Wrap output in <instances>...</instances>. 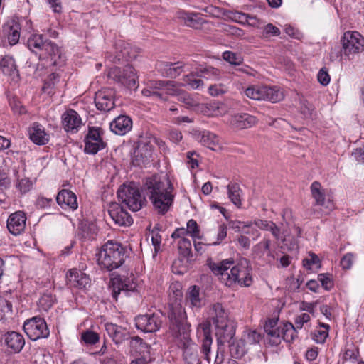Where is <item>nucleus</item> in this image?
Returning a JSON list of instances; mask_svg holds the SVG:
<instances>
[{
	"instance_id": "41",
	"label": "nucleus",
	"mask_w": 364,
	"mask_h": 364,
	"mask_svg": "<svg viewBox=\"0 0 364 364\" xmlns=\"http://www.w3.org/2000/svg\"><path fill=\"white\" fill-rule=\"evenodd\" d=\"M296 328L291 323H282V335H280V341L283 339L287 342H291L296 337L297 333Z\"/></svg>"
},
{
	"instance_id": "9",
	"label": "nucleus",
	"mask_w": 364,
	"mask_h": 364,
	"mask_svg": "<svg viewBox=\"0 0 364 364\" xmlns=\"http://www.w3.org/2000/svg\"><path fill=\"white\" fill-rule=\"evenodd\" d=\"M117 196L124 205H146L147 196L134 183L123 184L117 191Z\"/></svg>"
},
{
	"instance_id": "21",
	"label": "nucleus",
	"mask_w": 364,
	"mask_h": 364,
	"mask_svg": "<svg viewBox=\"0 0 364 364\" xmlns=\"http://www.w3.org/2000/svg\"><path fill=\"white\" fill-rule=\"evenodd\" d=\"M3 339L6 347L15 353H20L25 346L23 336L16 331H8L4 335Z\"/></svg>"
},
{
	"instance_id": "11",
	"label": "nucleus",
	"mask_w": 364,
	"mask_h": 364,
	"mask_svg": "<svg viewBox=\"0 0 364 364\" xmlns=\"http://www.w3.org/2000/svg\"><path fill=\"white\" fill-rule=\"evenodd\" d=\"M23 330L28 337L33 341L47 338L50 334L46 321L40 316L26 320L23 323Z\"/></svg>"
},
{
	"instance_id": "8",
	"label": "nucleus",
	"mask_w": 364,
	"mask_h": 364,
	"mask_svg": "<svg viewBox=\"0 0 364 364\" xmlns=\"http://www.w3.org/2000/svg\"><path fill=\"white\" fill-rule=\"evenodd\" d=\"M109 77L119 85L130 90H134L138 87L137 73L131 65H127L124 68H112L109 72Z\"/></svg>"
},
{
	"instance_id": "60",
	"label": "nucleus",
	"mask_w": 364,
	"mask_h": 364,
	"mask_svg": "<svg viewBox=\"0 0 364 364\" xmlns=\"http://www.w3.org/2000/svg\"><path fill=\"white\" fill-rule=\"evenodd\" d=\"M151 242L154 247L155 252H158L160 250L161 242V236L160 234L156 230H151Z\"/></svg>"
},
{
	"instance_id": "63",
	"label": "nucleus",
	"mask_w": 364,
	"mask_h": 364,
	"mask_svg": "<svg viewBox=\"0 0 364 364\" xmlns=\"http://www.w3.org/2000/svg\"><path fill=\"white\" fill-rule=\"evenodd\" d=\"M227 226L224 224L220 225L218 227V231L217 234V241L214 242L213 245H217L221 243V242L227 237Z\"/></svg>"
},
{
	"instance_id": "53",
	"label": "nucleus",
	"mask_w": 364,
	"mask_h": 364,
	"mask_svg": "<svg viewBox=\"0 0 364 364\" xmlns=\"http://www.w3.org/2000/svg\"><path fill=\"white\" fill-rule=\"evenodd\" d=\"M187 234H189L193 239L200 238V230L196 220L191 219L187 222Z\"/></svg>"
},
{
	"instance_id": "14",
	"label": "nucleus",
	"mask_w": 364,
	"mask_h": 364,
	"mask_svg": "<svg viewBox=\"0 0 364 364\" xmlns=\"http://www.w3.org/2000/svg\"><path fill=\"white\" fill-rule=\"evenodd\" d=\"M61 124L64 131L71 134L78 132L83 124L81 117L73 109H68L62 114Z\"/></svg>"
},
{
	"instance_id": "33",
	"label": "nucleus",
	"mask_w": 364,
	"mask_h": 364,
	"mask_svg": "<svg viewBox=\"0 0 364 364\" xmlns=\"http://www.w3.org/2000/svg\"><path fill=\"white\" fill-rule=\"evenodd\" d=\"M198 139L201 144L211 150H216L219 147L218 136L210 131L203 130L200 132Z\"/></svg>"
},
{
	"instance_id": "58",
	"label": "nucleus",
	"mask_w": 364,
	"mask_h": 364,
	"mask_svg": "<svg viewBox=\"0 0 364 364\" xmlns=\"http://www.w3.org/2000/svg\"><path fill=\"white\" fill-rule=\"evenodd\" d=\"M318 81L323 86H326L329 84L331 77L326 68H322L318 73L317 75Z\"/></svg>"
},
{
	"instance_id": "49",
	"label": "nucleus",
	"mask_w": 364,
	"mask_h": 364,
	"mask_svg": "<svg viewBox=\"0 0 364 364\" xmlns=\"http://www.w3.org/2000/svg\"><path fill=\"white\" fill-rule=\"evenodd\" d=\"M228 87L225 83H215L208 87V93L213 97H218L227 93Z\"/></svg>"
},
{
	"instance_id": "37",
	"label": "nucleus",
	"mask_w": 364,
	"mask_h": 364,
	"mask_svg": "<svg viewBox=\"0 0 364 364\" xmlns=\"http://www.w3.org/2000/svg\"><path fill=\"white\" fill-rule=\"evenodd\" d=\"M182 296L183 293L181 291V284L178 282L171 284V285L169 287V296L174 299V302L170 304V312L168 314L169 318L170 314L172 312L173 309L176 307L177 306H180L185 311V309L181 305V304L178 302V301H180L181 300Z\"/></svg>"
},
{
	"instance_id": "31",
	"label": "nucleus",
	"mask_w": 364,
	"mask_h": 364,
	"mask_svg": "<svg viewBox=\"0 0 364 364\" xmlns=\"http://www.w3.org/2000/svg\"><path fill=\"white\" fill-rule=\"evenodd\" d=\"M178 18L183 20L187 26L198 29L205 22L203 16L198 13L179 11L177 13Z\"/></svg>"
},
{
	"instance_id": "6",
	"label": "nucleus",
	"mask_w": 364,
	"mask_h": 364,
	"mask_svg": "<svg viewBox=\"0 0 364 364\" xmlns=\"http://www.w3.org/2000/svg\"><path fill=\"white\" fill-rule=\"evenodd\" d=\"M177 83L172 80H151L146 87L141 90L144 97L152 98L154 100L165 102L168 100L169 95L178 94Z\"/></svg>"
},
{
	"instance_id": "10",
	"label": "nucleus",
	"mask_w": 364,
	"mask_h": 364,
	"mask_svg": "<svg viewBox=\"0 0 364 364\" xmlns=\"http://www.w3.org/2000/svg\"><path fill=\"white\" fill-rule=\"evenodd\" d=\"M104 130L99 127H90L86 134L84 143V151L88 154H95L105 149L107 143L103 140Z\"/></svg>"
},
{
	"instance_id": "56",
	"label": "nucleus",
	"mask_w": 364,
	"mask_h": 364,
	"mask_svg": "<svg viewBox=\"0 0 364 364\" xmlns=\"http://www.w3.org/2000/svg\"><path fill=\"white\" fill-rule=\"evenodd\" d=\"M319 259L314 253H310L308 258L303 260V266L307 269H312L314 265L319 264Z\"/></svg>"
},
{
	"instance_id": "30",
	"label": "nucleus",
	"mask_w": 364,
	"mask_h": 364,
	"mask_svg": "<svg viewBox=\"0 0 364 364\" xmlns=\"http://www.w3.org/2000/svg\"><path fill=\"white\" fill-rule=\"evenodd\" d=\"M215 327V336L218 346L230 343L235 334L234 326L230 322Z\"/></svg>"
},
{
	"instance_id": "18",
	"label": "nucleus",
	"mask_w": 364,
	"mask_h": 364,
	"mask_svg": "<svg viewBox=\"0 0 364 364\" xmlns=\"http://www.w3.org/2000/svg\"><path fill=\"white\" fill-rule=\"evenodd\" d=\"M184 65L182 61L176 63L160 61L156 63V68L163 77L176 78L183 72Z\"/></svg>"
},
{
	"instance_id": "48",
	"label": "nucleus",
	"mask_w": 364,
	"mask_h": 364,
	"mask_svg": "<svg viewBox=\"0 0 364 364\" xmlns=\"http://www.w3.org/2000/svg\"><path fill=\"white\" fill-rule=\"evenodd\" d=\"M81 339L87 345H95L100 341V336L97 333L87 330L81 333Z\"/></svg>"
},
{
	"instance_id": "51",
	"label": "nucleus",
	"mask_w": 364,
	"mask_h": 364,
	"mask_svg": "<svg viewBox=\"0 0 364 364\" xmlns=\"http://www.w3.org/2000/svg\"><path fill=\"white\" fill-rule=\"evenodd\" d=\"M201 112H203L205 115L208 117H213L217 115V112H218L219 106L217 102H210L205 105H202L200 107Z\"/></svg>"
},
{
	"instance_id": "23",
	"label": "nucleus",
	"mask_w": 364,
	"mask_h": 364,
	"mask_svg": "<svg viewBox=\"0 0 364 364\" xmlns=\"http://www.w3.org/2000/svg\"><path fill=\"white\" fill-rule=\"evenodd\" d=\"M105 328L108 336L116 345L122 343L129 338V331L121 326L112 323H106Z\"/></svg>"
},
{
	"instance_id": "15",
	"label": "nucleus",
	"mask_w": 364,
	"mask_h": 364,
	"mask_svg": "<svg viewBox=\"0 0 364 364\" xmlns=\"http://www.w3.org/2000/svg\"><path fill=\"white\" fill-rule=\"evenodd\" d=\"M112 286V296L117 300L118 296L122 292L126 296H129V292H133L136 289V284L131 278H122L119 276L115 277L111 279Z\"/></svg>"
},
{
	"instance_id": "29",
	"label": "nucleus",
	"mask_w": 364,
	"mask_h": 364,
	"mask_svg": "<svg viewBox=\"0 0 364 364\" xmlns=\"http://www.w3.org/2000/svg\"><path fill=\"white\" fill-rule=\"evenodd\" d=\"M258 122L256 117L248 113L237 114L232 117L230 123L236 129H243L250 128Z\"/></svg>"
},
{
	"instance_id": "44",
	"label": "nucleus",
	"mask_w": 364,
	"mask_h": 364,
	"mask_svg": "<svg viewBox=\"0 0 364 364\" xmlns=\"http://www.w3.org/2000/svg\"><path fill=\"white\" fill-rule=\"evenodd\" d=\"M329 325L320 323V328L314 330L311 333L312 338L317 343H323L328 336Z\"/></svg>"
},
{
	"instance_id": "28",
	"label": "nucleus",
	"mask_w": 364,
	"mask_h": 364,
	"mask_svg": "<svg viewBox=\"0 0 364 364\" xmlns=\"http://www.w3.org/2000/svg\"><path fill=\"white\" fill-rule=\"evenodd\" d=\"M29 138L36 144L45 145L49 141V136L45 128L38 122H33L28 129Z\"/></svg>"
},
{
	"instance_id": "2",
	"label": "nucleus",
	"mask_w": 364,
	"mask_h": 364,
	"mask_svg": "<svg viewBox=\"0 0 364 364\" xmlns=\"http://www.w3.org/2000/svg\"><path fill=\"white\" fill-rule=\"evenodd\" d=\"M208 266L218 279L228 287L236 285L250 287L252 282L251 265L245 258L237 263L232 259H226L219 262H210Z\"/></svg>"
},
{
	"instance_id": "22",
	"label": "nucleus",
	"mask_w": 364,
	"mask_h": 364,
	"mask_svg": "<svg viewBox=\"0 0 364 364\" xmlns=\"http://www.w3.org/2000/svg\"><path fill=\"white\" fill-rule=\"evenodd\" d=\"M21 24L16 19L9 20L2 27V32L10 46L16 45L20 38Z\"/></svg>"
},
{
	"instance_id": "7",
	"label": "nucleus",
	"mask_w": 364,
	"mask_h": 364,
	"mask_svg": "<svg viewBox=\"0 0 364 364\" xmlns=\"http://www.w3.org/2000/svg\"><path fill=\"white\" fill-rule=\"evenodd\" d=\"M245 95L254 100H267L272 103L281 101L284 93L279 87L267 85H250L244 90Z\"/></svg>"
},
{
	"instance_id": "20",
	"label": "nucleus",
	"mask_w": 364,
	"mask_h": 364,
	"mask_svg": "<svg viewBox=\"0 0 364 364\" xmlns=\"http://www.w3.org/2000/svg\"><path fill=\"white\" fill-rule=\"evenodd\" d=\"M26 221L25 213L22 211H16L9 215L7 220V228L12 235H20L25 229Z\"/></svg>"
},
{
	"instance_id": "59",
	"label": "nucleus",
	"mask_w": 364,
	"mask_h": 364,
	"mask_svg": "<svg viewBox=\"0 0 364 364\" xmlns=\"http://www.w3.org/2000/svg\"><path fill=\"white\" fill-rule=\"evenodd\" d=\"M355 256L353 253L346 254L341 260V266L343 269H349L351 268Z\"/></svg>"
},
{
	"instance_id": "36",
	"label": "nucleus",
	"mask_w": 364,
	"mask_h": 364,
	"mask_svg": "<svg viewBox=\"0 0 364 364\" xmlns=\"http://www.w3.org/2000/svg\"><path fill=\"white\" fill-rule=\"evenodd\" d=\"M186 303L192 309H200L203 301L200 297V289L196 285L191 287L186 294Z\"/></svg>"
},
{
	"instance_id": "34",
	"label": "nucleus",
	"mask_w": 364,
	"mask_h": 364,
	"mask_svg": "<svg viewBox=\"0 0 364 364\" xmlns=\"http://www.w3.org/2000/svg\"><path fill=\"white\" fill-rule=\"evenodd\" d=\"M0 70L4 75L9 76L18 75V73L14 59L8 55L1 56Z\"/></svg>"
},
{
	"instance_id": "38",
	"label": "nucleus",
	"mask_w": 364,
	"mask_h": 364,
	"mask_svg": "<svg viewBox=\"0 0 364 364\" xmlns=\"http://www.w3.org/2000/svg\"><path fill=\"white\" fill-rule=\"evenodd\" d=\"M246 346L245 339L241 338L232 341L229 345L231 356L236 359L241 358L247 353V349Z\"/></svg>"
},
{
	"instance_id": "32",
	"label": "nucleus",
	"mask_w": 364,
	"mask_h": 364,
	"mask_svg": "<svg viewBox=\"0 0 364 364\" xmlns=\"http://www.w3.org/2000/svg\"><path fill=\"white\" fill-rule=\"evenodd\" d=\"M228 197L233 205H242L244 193L237 182H230L227 186Z\"/></svg>"
},
{
	"instance_id": "62",
	"label": "nucleus",
	"mask_w": 364,
	"mask_h": 364,
	"mask_svg": "<svg viewBox=\"0 0 364 364\" xmlns=\"http://www.w3.org/2000/svg\"><path fill=\"white\" fill-rule=\"evenodd\" d=\"M311 319L310 315L308 313H302L297 316L295 318V326L297 328H301L304 323L309 322Z\"/></svg>"
},
{
	"instance_id": "42",
	"label": "nucleus",
	"mask_w": 364,
	"mask_h": 364,
	"mask_svg": "<svg viewBox=\"0 0 364 364\" xmlns=\"http://www.w3.org/2000/svg\"><path fill=\"white\" fill-rule=\"evenodd\" d=\"M313 198L316 200L317 205H323L325 202L324 190L321 188V184L318 181H314L310 187Z\"/></svg>"
},
{
	"instance_id": "1",
	"label": "nucleus",
	"mask_w": 364,
	"mask_h": 364,
	"mask_svg": "<svg viewBox=\"0 0 364 364\" xmlns=\"http://www.w3.org/2000/svg\"><path fill=\"white\" fill-rule=\"evenodd\" d=\"M190 327L186 311L180 306L173 308L170 314V331L183 350L184 363L201 364L198 345L190 337Z\"/></svg>"
},
{
	"instance_id": "3",
	"label": "nucleus",
	"mask_w": 364,
	"mask_h": 364,
	"mask_svg": "<svg viewBox=\"0 0 364 364\" xmlns=\"http://www.w3.org/2000/svg\"><path fill=\"white\" fill-rule=\"evenodd\" d=\"M144 192L152 205H172L175 198L174 188L168 178H146Z\"/></svg>"
},
{
	"instance_id": "13",
	"label": "nucleus",
	"mask_w": 364,
	"mask_h": 364,
	"mask_svg": "<svg viewBox=\"0 0 364 364\" xmlns=\"http://www.w3.org/2000/svg\"><path fill=\"white\" fill-rule=\"evenodd\" d=\"M161 325L162 315L160 313L146 314L135 318L136 327L145 333L156 332Z\"/></svg>"
},
{
	"instance_id": "19",
	"label": "nucleus",
	"mask_w": 364,
	"mask_h": 364,
	"mask_svg": "<svg viewBox=\"0 0 364 364\" xmlns=\"http://www.w3.org/2000/svg\"><path fill=\"white\" fill-rule=\"evenodd\" d=\"M282 323H279L277 318H268L264 329L267 333V341L272 346L280 343V335H282Z\"/></svg>"
},
{
	"instance_id": "57",
	"label": "nucleus",
	"mask_w": 364,
	"mask_h": 364,
	"mask_svg": "<svg viewBox=\"0 0 364 364\" xmlns=\"http://www.w3.org/2000/svg\"><path fill=\"white\" fill-rule=\"evenodd\" d=\"M33 186L32 181L28 178H24L18 181L17 188L21 193H26L28 192Z\"/></svg>"
},
{
	"instance_id": "39",
	"label": "nucleus",
	"mask_w": 364,
	"mask_h": 364,
	"mask_svg": "<svg viewBox=\"0 0 364 364\" xmlns=\"http://www.w3.org/2000/svg\"><path fill=\"white\" fill-rule=\"evenodd\" d=\"M58 205H77V196L71 191L63 189L56 196Z\"/></svg>"
},
{
	"instance_id": "45",
	"label": "nucleus",
	"mask_w": 364,
	"mask_h": 364,
	"mask_svg": "<svg viewBox=\"0 0 364 364\" xmlns=\"http://www.w3.org/2000/svg\"><path fill=\"white\" fill-rule=\"evenodd\" d=\"M9 106L15 114L22 115L26 114L27 110L25 106L23 105L22 102L19 99L16 97H11L9 100Z\"/></svg>"
},
{
	"instance_id": "5",
	"label": "nucleus",
	"mask_w": 364,
	"mask_h": 364,
	"mask_svg": "<svg viewBox=\"0 0 364 364\" xmlns=\"http://www.w3.org/2000/svg\"><path fill=\"white\" fill-rule=\"evenodd\" d=\"M27 45L33 53L38 55L40 60L50 59V65H58L61 52L59 47L50 40L41 34H33L28 39Z\"/></svg>"
},
{
	"instance_id": "27",
	"label": "nucleus",
	"mask_w": 364,
	"mask_h": 364,
	"mask_svg": "<svg viewBox=\"0 0 364 364\" xmlns=\"http://www.w3.org/2000/svg\"><path fill=\"white\" fill-rule=\"evenodd\" d=\"M132 128V120L127 115H119L110 123V129L118 135H124Z\"/></svg>"
},
{
	"instance_id": "4",
	"label": "nucleus",
	"mask_w": 364,
	"mask_h": 364,
	"mask_svg": "<svg viewBox=\"0 0 364 364\" xmlns=\"http://www.w3.org/2000/svg\"><path fill=\"white\" fill-rule=\"evenodd\" d=\"M127 253L126 247L122 244L108 240L102 246L97 254L98 264L101 268L112 271L123 264Z\"/></svg>"
},
{
	"instance_id": "16",
	"label": "nucleus",
	"mask_w": 364,
	"mask_h": 364,
	"mask_svg": "<svg viewBox=\"0 0 364 364\" xmlns=\"http://www.w3.org/2000/svg\"><path fill=\"white\" fill-rule=\"evenodd\" d=\"M197 335L198 338H201V348L204 358L209 363L210 360V353L211 351V345L213 343L210 322L205 321L200 323L197 328Z\"/></svg>"
},
{
	"instance_id": "61",
	"label": "nucleus",
	"mask_w": 364,
	"mask_h": 364,
	"mask_svg": "<svg viewBox=\"0 0 364 364\" xmlns=\"http://www.w3.org/2000/svg\"><path fill=\"white\" fill-rule=\"evenodd\" d=\"M195 156H198L196 151H188L187 153V164L190 168H196L198 166V161Z\"/></svg>"
},
{
	"instance_id": "35",
	"label": "nucleus",
	"mask_w": 364,
	"mask_h": 364,
	"mask_svg": "<svg viewBox=\"0 0 364 364\" xmlns=\"http://www.w3.org/2000/svg\"><path fill=\"white\" fill-rule=\"evenodd\" d=\"M211 316L215 326L225 325L230 323L228 319V314L225 311L222 304L217 303L213 306Z\"/></svg>"
},
{
	"instance_id": "17",
	"label": "nucleus",
	"mask_w": 364,
	"mask_h": 364,
	"mask_svg": "<svg viewBox=\"0 0 364 364\" xmlns=\"http://www.w3.org/2000/svg\"><path fill=\"white\" fill-rule=\"evenodd\" d=\"M114 91L110 88H104L95 94V103L97 109L108 112L114 106Z\"/></svg>"
},
{
	"instance_id": "50",
	"label": "nucleus",
	"mask_w": 364,
	"mask_h": 364,
	"mask_svg": "<svg viewBox=\"0 0 364 364\" xmlns=\"http://www.w3.org/2000/svg\"><path fill=\"white\" fill-rule=\"evenodd\" d=\"M242 339H245L246 345H254L259 343L260 334L256 331L248 330L244 332Z\"/></svg>"
},
{
	"instance_id": "47",
	"label": "nucleus",
	"mask_w": 364,
	"mask_h": 364,
	"mask_svg": "<svg viewBox=\"0 0 364 364\" xmlns=\"http://www.w3.org/2000/svg\"><path fill=\"white\" fill-rule=\"evenodd\" d=\"M200 76L205 78L218 80L221 77L222 72L213 67H205L199 70Z\"/></svg>"
},
{
	"instance_id": "24",
	"label": "nucleus",
	"mask_w": 364,
	"mask_h": 364,
	"mask_svg": "<svg viewBox=\"0 0 364 364\" xmlns=\"http://www.w3.org/2000/svg\"><path fill=\"white\" fill-rule=\"evenodd\" d=\"M68 284L78 289L86 288L90 284V277L84 272L77 269H70L67 274Z\"/></svg>"
},
{
	"instance_id": "25",
	"label": "nucleus",
	"mask_w": 364,
	"mask_h": 364,
	"mask_svg": "<svg viewBox=\"0 0 364 364\" xmlns=\"http://www.w3.org/2000/svg\"><path fill=\"white\" fill-rule=\"evenodd\" d=\"M271 241L264 238L261 242L253 246L252 254L255 258L264 259L266 262H270L274 259V255L270 251Z\"/></svg>"
},
{
	"instance_id": "54",
	"label": "nucleus",
	"mask_w": 364,
	"mask_h": 364,
	"mask_svg": "<svg viewBox=\"0 0 364 364\" xmlns=\"http://www.w3.org/2000/svg\"><path fill=\"white\" fill-rule=\"evenodd\" d=\"M60 81V76L55 73H53L48 76L44 82L43 87V90L47 91L48 89L55 87V85Z\"/></svg>"
},
{
	"instance_id": "64",
	"label": "nucleus",
	"mask_w": 364,
	"mask_h": 364,
	"mask_svg": "<svg viewBox=\"0 0 364 364\" xmlns=\"http://www.w3.org/2000/svg\"><path fill=\"white\" fill-rule=\"evenodd\" d=\"M236 242L237 245L244 250H248L250 247V240L244 235H240L237 237Z\"/></svg>"
},
{
	"instance_id": "43",
	"label": "nucleus",
	"mask_w": 364,
	"mask_h": 364,
	"mask_svg": "<svg viewBox=\"0 0 364 364\" xmlns=\"http://www.w3.org/2000/svg\"><path fill=\"white\" fill-rule=\"evenodd\" d=\"M55 297L51 292H46L42 294L38 299V306L44 311H48L55 302Z\"/></svg>"
},
{
	"instance_id": "40",
	"label": "nucleus",
	"mask_w": 364,
	"mask_h": 364,
	"mask_svg": "<svg viewBox=\"0 0 364 364\" xmlns=\"http://www.w3.org/2000/svg\"><path fill=\"white\" fill-rule=\"evenodd\" d=\"M202 76L198 73H191L183 77V86H188L190 88L196 90L203 86V81L200 79Z\"/></svg>"
},
{
	"instance_id": "26",
	"label": "nucleus",
	"mask_w": 364,
	"mask_h": 364,
	"mask_svg": "<svg viewBox=\"0 0 364 364\" xmlns=\"http://www.w3.org/2000/svg\"><path fill=\"white\" fill-rule=\"evenodd\" d=\"M109 210L110 217L119 225L129 226L133 223V219L124 206H111Z\"/></svg>"
},
{
	"instance_id": "55",
	"label": "nucleus",
	"mask_w": 364,
	"mask_h": 364,
	"mask_svg": "<svg viewBox=\"0 0 364 364\" xmlns=\"http://www.w3.org/2000/svg\"><path fill=\"white\" fill-rule=\"evenodd\" d=\"M318 279L326 290L328 291L333 288V282L330 274H320L318 275Z\"/></svg>"
},
{
	"instance_id": "12",
	"label": "nucleus",
	"mask_w": 364,
	"mask_h": 364,
	"mask_svg": "<svg viewBox=\"0 0 364 364\" xmlns=\"http://www.w3.org/2000/svg\"><path fill=\"white\" fill-rule=\"evenodd\" d=\"M345 55L358 54L364 50V37L358 31H348L341 38Z\"/></svg>"
},
{
	"instance_id": "46",
	"label": "nucleus",
	"mask_w": 364,
	"mask_h": 364,
	"mask_svg": "<svg viewBox=\"0 0 364 364\" xmlns=\"http://www.w3.org/2000/svg\"><path fill=\"white\" fill-rule=\"evenodd\" d=\"M179 254L184 258L191 256V242L187 238L181 239L178 242Z\"/></svg>"
},
{
	"instance_id": "52",
	"label": "nucleus",
	"mask_w": 364,
	"mask_h": 364,
	"mask_svg": "<svg viewBox=\"0 0 364 364\" xmlns=\"http://www.w3.org/2000/svg\"><path fill=\"white\" fill-rule=\"evenodd\" d=\"M223 58L232 65H240L243 59L240 55L232 51H225L223 53Z\"/></svg>"
}]
</instances>
